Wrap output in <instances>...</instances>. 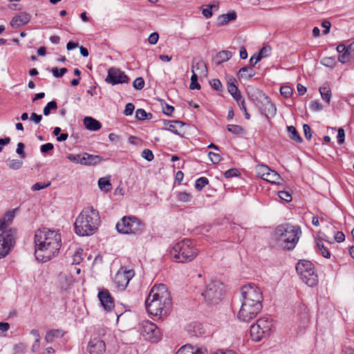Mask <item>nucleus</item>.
Listing matches in <instances>:
<instances>
[{
    "mask_svg": "<svg viewBox=\"0 0 354 354\" xmlns=\"http://www.w3.org/2000/svg\"><path fill=\"white\" fill-rule=\"evenodd\" d=\"M239 174H240V173H239V170L235 168L228 169L224 173V176L227 178H230L232 177H236V176H238Z\"/></svg>",
    "mask_w": 354,
    "mask_h": 354,
    "instance_id": "53",
    "label": "nucleus"
},
{
    "mask_svg": "<svg viewBox=\"0 0 354 354\" xmlns=\"http://www.w3.org/2000/svg\"><path fill=\"white\" fill-rule=\"evenodd\" d=\"M145 306L149 313L160 317H167L171 308L170 293L162 283L154 285L146 301Z\"/></svg>",
    "mask_w": 354,
    "mask_h": 354,
    "instance_id": "2",
    "label": "nucleus"
},
{
    "mask_svg": "<svg viewBox=\"0 0 354 354\" xmlns=\"http://www.w3.org/2000/svg\"><path fill=\"white\" fill-rule=\"evenodd\" d=\"M50 185V182H48L47 183H36L31 187V189L32 191H39L42 189L48 187Z\"/></svg>",
    "mask_w": 354,
    "mask_h": 354,
    "instance_id": "54",
    "label": "nucleus"
},
{
    "mask_svg": "<svg viewBox=\"0 0 354 354\" xmlns=\"http://www.w3.org/2000/svg\"><path fill=\"white\" fill-rule=\"evenodd\" d=\"M140 330L145 339L149 342H157L160 339V330L155 324L149 321L142 322Z\"/></svg>",
    "mask_w": 354,
    "mask_h": 354,
    "instance_id": "10",
    "label": "nucleus"
},
{
    "mask_svg": "<svg viewBox=\"0 0 354 354\" xmlns=\"http://www.w3.org/2000/svg\"><path fill=\"white\" fill-rule=\"evenodd\" d=\"M319 93L323 100H324L326 103L329 104L331 97V89L328 83L323 84L319 87Z\"/></svg>",
    "mask_w": 354,
    "mask_h": 354,
    "instance_id": "27",
    "label": "nucleus"
},
{
    "mask_svg": "<svg viewBox=\"0 0 354 354\" xmlns=\"http://www.w3.org/2000/svg\"><path fill=\"white\" fill-rule=\"evenodd\" d=\"M208 156L212 163L217 164L221 160V157L218 153H214V152H209Z\"/></svg>",
    "mask_w": 354,
    "mask_h": 354,
    "instance_id": "56",
    "label": "nucleus"
},
{
    "mask_svg": "<svg viewBox=\"0 0 354 354\" xmlns=\"http://www.w3.org/2000/svg\"><path fill=\"white\" fill-rule=\"evenodd\" d=\"M198 254V250L191 240H183L177 243L173 248V259L178 263L192 261Z\"/></svg>",
    "mask_w": 354,
    "mask_h": 354,
    "instance_id": "6",
    "label": "nucleus"
},
{
    "mask_svg": "<svg viewBox=\"0 0 354 354\" xmlns=\"http://www.w3.org/2000/svg\"><path fill=\"white\" fill-rule=\"evenodd\" d=\"M281 94L285 97H289L292 93V89L288 86H282L280 88Z\"/></svg>",
    "mask_w": 354,
    "mask_h": 354,
    "instance_id": "49",
    "label": "nucleus"
},
{
    "mask_svg": "<svg viewBox=\"0 0 354 354\" xmlns=\"http://www.w3.org/2000/svg\"><path fill=\"white\" fill-rule=\"evenodd\" d=\"M136 117L137 119L140 120H145L151 119L152 115L151 113H147L144 109H138L136 111Z\"/></svg>",
    "mask_w": 354,
    "mask_h": 354,
    "instance_id": "36",
    "label": "nucleus"
},
{
    "mask_svg": "<svg viewBox=\"0 0 354 354\" xmlns=\"http://www.w3.org/2000/svg\"><path fill=\"white\" fill-rule=\"evenodd\" d=\"M16 230H0V259L5 258L15 243Z\"/></svg>",
    "mask_w": 354,
    "mask_h": 354,
    "instance_id": "9",
    "label": "nucleus"
},
{
    "mask_svg": "<svg viewBox=\"0 0 354 354\" xmlns=\"http://www.w3.org/2000/svg\"><path fill=\"white\" fill-rule=\"evenodd\" d=\"M211 86L216 91L222 90V84L218 79H214L210 82Z\"/></svg>",
    "mask_w": 354,
    "mask_h": 354,
    "instance_id": "58",
    "label": "nucleus"
},
{
    "mask_svg": "<svg viewBox=\"0 0 354 354\" xmlns=\"http://www.w3.org/2000/svg\"><path fill=\"white\" fill-rule=\"evenodd\" d=\"M83 124L88 130L92 131H97L102 127V124L98 120L89 116L84 118Z\"/></svg>",
    "mask_w": 354,
    "mask_h": 354,
    "instance_id": "22",
    "label": "nucleus"
},
{
    "mask_svg": "<svg viewBox=\"0 0 354 354\" xmlns=\"http://www.w3.org/2000/svg\"><path fill=\"white\" fill-rule=\"evenodd\" d=\"M262 306H254L252 305L242 303L238 317L243 322H250L261 311Z\"/></svg>",
    "mask_w": 354,
    "mask_h": 354,
    "instance_id": "12",
    "label": "nucleus"
},
{
    "mask_svg": "<svg viewBox=\"0 0 354 354\" xmlns=\"http://www.w3.org/2000/svg\"><path fill=\"white\" fill-rule=\"evenodd\" d=\"M236 18V13L234 11L230 12L227 14L221 15L218 17V21L219 25L223 26L228 22L235 20Z\"/></svg>",
    "mask_w": 354,
    "mask_h": 354,
    "instance_id": "29",
    "label": "nucleus"
},
{
    "mask_svg": "<svg viewBox=\"0 0 354 354\" xmlns=\"http://www.w3.org/2000/svg\"><path fill=\"white\" fill-rule=\"evenodd\" d=\"M135 272L132 269L121 268L114 277V283L120 290H124L130 280L134 277Z\"/></svg>",
    "mask_w": 354,
    "mask_h": 354,
    "instance_id": "11",
    "label": "nucleus"
},
{
    "mask_svg": "<svg viewBox=\"0 0 354 354\" xmlns=\"http://www.w3.org/2000/svg\"><path fill=\"white\" fill-rule=\"evenodd\" d=\"M227 129L228 131L235 135L242 134L244 131L243 129L241 126L236 124H228L227 126Z\"/></svg>",
    "mask_w": 354,
    "mask_h": 354,
    "instance_id": "38",
    "label": "nucleus"
},
{
    "mask_svg": "<svg viewBox=\"0 0 354 354\" xmlns=\"http://www.w3.org/2000/svg\"><path fill=\"white\" fill-rule=\"evenodd\" d=\"M31 19V16L27 12H20L14 16L10 23L13 28H17L27 24Z\"/></svg>",
    "mask_w": 354,
    "mask_h": 354,
    "instance_id": "16",
    "label": "nucleus"
},
{
    "mask_svg": "<svg viewBox=\"0 0 354 354\" xmlns=\"http://www.w3.org/2000/svg\"><path fill=\"white\" fill-rule=\"evenodd\" d=\"M145 224L135 216H124L120 222L116 224V229L120 234H139L142 232Z\"/></svg>",
    "mask_w": 354,
    "mask_h": 354,
    "instance_id": "7",
    "label": "nucleus"
},
{
    "mask_svg": "<svg viewBox=\"0 0 354 354\" xmlns=\"http://www.w3.org/2000/svg\"><path fill=\"white\" fill-rule=\"evenodd\" d=\"M16 210L17 209L7 212L0 219V230L1 231L15 230V229L9 228V225L15 216Z\"/></svg>",
    "mask_w": 354,
    "mask_h": 354,
    "instance_id": "18",
    "label": "nucleus"
},
{
    "mask_svg": "<svg viewBox=\"0 0 354 354\" xmlns=\"http://www.w3.org/2000/svg\"><path fill=\"white\" fill-rule=\"evenodd\" d=\"M304 133L307 140H310L312 138V131L310 127L308 124H304L303 126Z\"/></svg>",
    "mask_w": 354,
    "mask_h": 354,
    "instance_id": "61",
    "label": "nucleus"
},
{
    "mask_svg": "<svg viewBox=\"0 0 354 354\" xmlns=\"http://www.w3.org/2000/svg\"><path fill=\"white\" fill-rule=\"evenodd\" d=\"M321 63L327 67H333L336 62L335 58L324 57L322 59Z\"/></svg>",
    "mask_w": 354,
    "mask_h": 354,
    "instance_id": "51",
    "label": "nucleus"
},
{
    "mask_svg": "<svg viewBox=\"0 0 354 354\" xmlns=\"http://www.w3.org/2000/svg\"><path fill=\"white\" fill-rule=\"evenodd\" d=\"M54 149V146L52 143H46L41 146L40 150L43 153H48V151L53 150Z\"/></svg>",
    "mask_w": 354,
    "mask_h": 354,
    "instance_id": "63",
    "label": "nucleus"
},
{
    "mask_svg": "<svg viewBox=\"0 0 354 354\" xmlns=\"http://www.w3.org/2000/svg\"><path fill=\"white\" fill-rule=\"evenodd\" d=\"M224 284L218 280H209L205 282L201 290V295L204 303L208 306L218 304L224 293Z\"/></svg>",
    "mask_w": 354,
    "mask_h": 354,
    "instance_id": "5",
    "label": "nucleus"
},
{
    "mask_svg": "<svg viewBox=\"0 0 354 354\" xmlns=\"http://www.w3.org/2000/svg\"><path fill=\"white\" fill-rule=\"evenodd\" d=\"M57 108V102L54 100L48 102L44 108V114L48 115L50 113V110H55Z\"/></svg>",
    "mask_w": 354,
    "mask_h": 354,
    "instance_id": "42",
    "label": "nucleus"
},
{
    "mask_svg": "<svg viewBox=\"0 0 354 354\" xmlns=\"http://www.w3.org/2000/svg\"><path fill=\"white\" fill-rule=\"evenodd\" d=\"M218 7L216 5H207V6H206L205 8H204V6H202L201 8V9L202 10V13H203V16L205 18L209 19L212 16V10L213 8L218 9Z\"/></svg>",
    "mask_w": 354,
    "mask_h": 354,
    "instance_id": "35",
    "label": "nucleus"
},
{
    "mask_svg": "<svg viewBox=\"0 0 354 354\" xmlns=\"http://www.w3.org/2000/svg\"><path fill=\"white\" fill-rule=\"evenodd\" d=\"M106 351L104 341L99 338L92 339L88 344V351L90 354H103Z\"/></svg>",
    "mask_w": 354,
    "mask_h": 354,
    "instance_id": "15",
    "label": "nucleus"
},
{
    "mask_svg": "<svg viewBox=\"0 0 354 354\" xmlns=\"http://www.w3.org/2000/svg\"><path fill=\"white\" fill-rule=\"evenodd\" d=\"M263 180L272 183V184H281L283 179L281 176L274 170H270L268 174L266 175Z\"/></svg>",
    "mask_w": 354,
    "mask_h": 354,
    "instance_id": "28",
    "label": "nucleus"
},
{
    "mask_svg": "<svg viewBox=\"0 0 354 354\" xmlns=\"http://www.w3.org/2000/svg\"><path fill=\"white\" fill-rule=\"evenodd\" d=\"M176 354H207V351L191 345H185Z\"/></svg>",
    "mask_w": 354,
    "mask_h": 354,
    "instance_id": "21",
    "label": "nucleus"
},
{
    "mask_svg": "<svg viewBox=\"0 0 354 354\" xmlns=\"http://www.w3.org/2000/svg\"><path fill=\"white\" fill-rule=\"evenodd\" d=\"M189 88L192 90H194V89L198 90L201 88V85L198 82V76L195 73V72H194V69H192V75L191 77V84L189 85Z\"/></svg>",
    "mask_w": 354,
    "mask_h": 354,
    "instance_id": "40",
    "label": "nucleus"
},
{
    "mask_svg": "<svg viewBox=\"0 0 354 354\" xmlns=\"http://www.w3.org/2000/svg\"><path fill=\"white\" fill-rule=\"evenodd\" d=\"M103 158L97 155H91L87 153L82 154V165L91 166L95 165L102 161Z\"/></svg>",
    "mask_w": 354,
    "mask_h": 354,
    "instance_id": "19",
    "label": "nucleus"
},
{
    "mask_svg": "<svg viewBox=\"0 0 354 354\" xmlns=\"http://www.w3.org/2000/svg\"><path fill=\"white\" fill-rule=\"evenodd\" d=\"M68 159L72 162L80 163L82 165V154L73 155L70 154L68 156Z\"/></svg>",
    "mask_w": 354,
    "mask_h": 354,
    "instance_id": "60",
    "label": "nucleus"
},
{
    "mask_svg": "<svg viewBox=\"0 0 354 354\" xmlns=\"http://www.w3.org/2000/svg\"><path fill=\"white\" fill-rule=\"evenodd\" d=\"M239 75L241 78L250 80L255 75V71L252 67L244 66L239 70Z\"/></svg>",
    "mask_w": 354,
    "mask_h": 354,
    "instance_id": "31",
    "label": "nucleus"
},
{
    "mask_svg": "<svg viewBox=\"0 0 354 354\" xmlns=\"http://www.w3.org/2000/svg\"><path fill=\"white\" fill-rule=\"evenodd\" d=\"M278 196L281 200H283L286 202H290L292 201V195L289 192L279 191Z\"/></svg>",
    "mask_w": 354,
    "mask_h": 354,
    "instance_id": "48",
    "label": "nucleus"
},
{
    "mask_svg": "<svg viewBox=\"0 0 354 354\" xmlns=\"http://www.w3.org/2000/svg\"><path fill=\"white\" fill-rule=\"evenodd\" d=\"M83 250L78 248L73 256V264H80L82 261Z\"/></svg>",
    "mask_w": 354,
    "mask_h": 354,
    "instance_id": "39",
    "label": "nucleus"
},
{
    "mask_svg": "<svg viewBox=\"0 0 354 354\" xmlns=\"http://www.w3.org/2000/svg\"><path fill=\"white\" fill-rule=\"evenodd\" d=\"M205 69V71H207V67H206V65L205 64V62H203V60L202 59H198L197 62H195V60L193 61V65L192 66V70L194 69V71H195V69L196 71H198V70H202V69Z\"/></svg>",
    "mask_w": 354,
    "mask_h": 354,
    "instance_id": "47",
    "label": "nucleus"
},
{
    "mask_svg": "<svg viewBox=\"0 0 354 354\" xmlns=\"http://www.w3.org/2000/svg\"><path fill=\"white\" fill-rule=\"evenodd\" d=\"M35 255L39 261L46 262L58 254L61 247V235L58 231L38 230L35 234Z\"/></svg>",
    "mask_w": 354,
    "mask_h": 354,
    "instance_id": "1",
    "label": "nucleus"
},
{
    "mask_svg": "<svg viewBox=\"0 0 354 354\" xmlns=\"http://www.w3.org/2000/svg\"><path fill=\"white\" fill-rule=\"evenodd\" d=\"M242 297L245 299L263 301V295L260 288L254 284L245 285L241 288Z\"/></svg>",
    "mask_w": 354,
    "mask_h": 354,
    "instance_id": "14",
    "label": "nucleus"
},
{
    "mask_svg": "<svg viewBox=\"0 0 354 354\" xmlns=\"http://www.w3.org/2000/svg\"><path fill=\"white\" fill-rule=\"evenodd\" d=\"M167 130L172 133L181 136L182 129L185 126V123L178 120L169 121L167 123Z\"/></svg>",
    "mask_w": 354,
    "mask_h": 354,
    "instance_id": "25",
    "label": "nucleus"
},
{
    "mask_svg": "<svg viewBox=\"0 0 354 354\" xmlns=\"http://www.w3.org/2000/svg\"><path fill=\"white\" fill-rule=\"evenodd\" d=\"M264 102L263 104L262 111L266 117L274 116L276 114L277 109L271 102L268 96H264Z\"/></svg>",
    "mask_w": 354,
    "mask_h": 354,
    "instance_id": "20",
    "label": "nucleus"
},
{
    "mask_svg": "<svg viewBox=\"0 0 354 354\" xmlns=\"http://www.w3.org/2000/svg\"><path fill=\"white\" fill-rule=\"evenodd\" d=\"M288 132L289 134V137L297 142H301L302 141L301 138L299 135L297 129L293 126H289L287 127Z\"/></svg>",
    "mask_w": 354,
    "mask_h": 354,
    "instance_id": "34",
    "label": "nucleus"
},
{
    "mask_svg": "<svg viewBox=\"0 0 354 354\" xmlns=\"http://www.w3.org/2000/svg\"><path fill=\"white\" fill-rule=\"evenodd\" d=\"M232 57V53L229 50H222L219 52L216 57L215 62L216 65H219L223 62L228 61Z\"/></svg>",
    "mask_w": 354,
    "mask_h": 354,
    "instance_id": "30",
    "label": "nucleus"
},
{
    "mask_svg": "<svg viewBox=\"0 0 354 354\" xmlns=\"http://www.w3.org/2000/svg\"><path fill=\"white\" fill-rule=\"evenodd\" d=\"M25 145L23 142H19L17 144V148L16 152L19 154L22 158H26V153L24 152Z\"/></svg>",
    "mask_w": 354,
    "mask_h": 354,
    "instance_id": "59",
    "label": "nucleus"
},
{
    "mask_svg": "<svg viewBox=\"0 0 354 354\" xmlns=\"http://www.w3.org/2000/svg\"><path fill=\"white\" fill-rule=\"evenodd\" d=\"M145 86V81L142 77H137L133 82L134 88L141 90Z\"/></svg>",
    "mask_w": 354,
    "mask_h": 354,
    "instance_id": "50",
    "label": "nucleus"
},
{
    "mask_svg": "<svg viewBox=\"0 0 354 354\" xmlns=\"http://www.w3.org/2000/svg\"><path fill=\"white\" fill-rule=\"evenodd\" d=\"M142 157L147 161H151L154 158L153 152L148 149H145L142 151Z\"/></svg>",
    "mask_w": 354,
    "mask_h": 354,
    "instance_id": "55",
    "label": "nucleus"
},
{
    "mask_svg": "<svg viewBox=\"0 0 354 354\" xmlns=\"http://www.w3.org/2000/svg\"><path fill=\"white\" fill-rule=\"evenodd\" d=\"M301 234V231L299 226L285 223L277 226L273 236L280 247L290 250L295 248Z\"/></svg>",
    "mask_w": 354,
    "mask_h": 354,
    "instance_id": "4",
    "label": "nucleus"
},
{
    "mask_svg": "<svg viewBox=\"0 0 354 354\" xmlns=\"http://www.w3.org/2000/svg\"><path fill=\"white\" fill-rule=\"evenodd\" d=\"M261 302H262V301H261V300H257V299L253 300V299H245V298H243V301H242V303L249 304V305H252L254 306H262Z\"/></svg>",
    "mask_w": 354,
    "mask_h": 354,
    "instance_id": "57",
    "label": "nucleus"
},
{
    "mask_svg": "<svg viewBox=\"0 0 354 354\" xmlns=\"http://www.w3.org/2000/svg\"><path fill=\"white\" fill-rule=\"evenodd\" d=\"M270 170L271 169L268 166H266L265 165H261L257 167V173H258L259 176H260L262 179L264 178L266 175L268 174V172L270 171Z\"/></svg>",
    "mask_w": 354,
    "mask_h": 354,
    "instance_id": "43",
    "label": "nucleus"
},
{
    "mask_svg": "<svg viewBox=\"0 0 354 354\" xmlns=\"http://www.w3.org/2000/svg\"><path fill=\"white\" fill-rule=\"evenodd\" d=\"M100 217L98 212L92 207L82 209L75 222V233L79 236H91L98 228Z\"/></svg>",
    "mask_w": 354,
    "mask_h": 354,
    "instance_id": "3",
    "label": "nucleus"
},
{
    "mask_svg": "<svg viewBox=\"0 0 354 354\" xmlns=\"http://www.w3.org/2000/svg\"><path fill=\"white\" fill-rule=\"evenodd\" d=\"M250 335L252 339L255 342L260 341L262 338L268 336L266 333H263V328L256 324H252L250 327Z\"/></svg>",
    "mask_w": 354,
    "mask_h": 354,
    "instance_id": "23",
    "label": "nucleus"
},
{
    "mask_svg": "<svg viewBox=\"0 0 354 354\" xmlns=\"http://www.w3.org/2000/svg\"><path fill=\"white\" fill-rule=\"evenodd\" d=\"M176 197L177 201H178L180 202H183V203L189 201L190 198H191L190 194L185 192H177L176 194Z\"/></svg>",
    "mask_w": 354,
    "mask_h": 354,
    "instance_id": "41",
    "label": "nucleus"
},
{
    "mask_svg": "<svg viewBox=\"0 0 354 354\" xmlns=\"http://www.w3.org/2000/svg\"><path fill=\"white\" fill-rule=\"evenodd\" d=\"M271 52V48L269 46L263 47L259 52L257 56L261 59L268 57Z\"/></svg>",
    "mask_w": 354,
    "mask_h": 354,
    "instance_id": "52",
    "label": "nucleus"
},
{
    "mask_svg": "<svg viewBox=\"0 0 354 354\" xmlns=\"http://www.w3.org/2000/svg\"><path fill=\"white\" fill-rule=\"evenodd\" d=\"M26 346L22 342L17 343L13 346V351L15 354H22L25 353Z\"/></svg>",
    "mask_w": 354,
    "mask_h": 354,
    "instance_id": "45",
    "label": "nucleus"
},
{
    "mask_svg": "<svg viewBox=\"0 0 354 354\" xmlns=\"http://www.w3.org/2000/svg\"><path fill=\"white\" fill-rule=\"evenodd\" d=\"M254 324L261 327L263 328V333H266L268 335H270L272 327L273 326L272 320L268 317L260 318Z\"/></svg>",
    "mask_w": 354,
    "mask_h": 354,
    "instance_id": "24",
    "label": "nucleus"
},
{
    "mask_svg": "<svg viewBox=\"0 0 354 354\" xmlns=\"http://www.w3.org/2000/svg\"><path fill=\"white\" fill-rule=\"evenodd\" d=\"M98 297L101 304L106 310L109 311L113 308L114 306L113 300L107 290L100 291L98 294Z\"/></svg>",
    "mask_w": 354,
    "mask_h": 354,
    "instance_id": "17",
    "label": "nucleus"
},
{
    "mask_svg": "<svg viewBox=\"0 0 354 354\" xmlns=\"http://www.w3.org/2000/svg\"><path fill=\"white\" fill-rule=\"evenodd\" d=\"M134 109L135 106L132 103H127L125 106L124 114L125 115H131L133 113Z\"/></svg>",
    "mask_w": 354,
    "mask_h": 354,
    "instance_id": "62",
    "label": "nucleus"
},
{
    "mask_svg": "<svg viewBox=\"0 0 354 354\" xmlns=\"http://www.w3.org/2000/svg\"><path fill=\"white\" fill-rule=\"evenodd\" d=\"M158 39H159L158 33L153 32L149 35V37L148 38V41L150 44L154 45L158 42Z\"/></svg>",
    "mask_w": 354,
    "mask_h": 354,
    "instance_id": "64",
    "label": "nucleus"
},
{
    "mask_svg": "<svg viewBox=\"0 0 354 354\" xmlns=\"http://www.w3.org/2000/svg\"><path fill=\"white\" fill-rule=\"evenodd\" d=\"M296 270L301 280L308 286L317 285L318 279L313 264L309 261H299L296 265Z\"/></svg>",
    "mask_w": 354,
    "mask_h": 354,
    "instance_id": "8",
    "label": "nucleus"
},
{
    "mask_svg": "<svg viewBox=\"0 0 354 354\" xmlns=\"http://www.w3.org/2000/svg\"><path fill=\"white\" fill-rule=\"evenodd\" d=\"M7 165L10 169H14V170H17V169H19L22 167L23 162L19 160H15V159L10 160L9 159L7 161Z\"/></svg>",
    "mask_w": 354,
    "mask_h": 354,
    "instance_id": "37",
    "label": "nucleus"
},
{
    "mask_svg": "<svg viewBox=\"0 0 354 354\" xmlns=\"http://www.w3.org/2000/svg\"><path fill=\"white\" fill-rule=\"evenodd\" d=\"M68 70L66 68H62L59 69L57 67L53 68L51 70V72L54 77H62L63 75H64L67 73Z\"/></svg>",
    "mask_w": 354,
    "mask_h": 354,
    "instance_id": "46",
    "label": "nucleus"
},
{
    "mask_svg": "<svg viewBox=\"0 0 354 354\" xmlns=\"http://www.w3.org/2000/svg\"><path fill=\"white\" fill-rule=\"evenodd\" d=\"M98 186L99 188L104 192H108L111 190L112 185L110 183V177L106 178H100L98 180Z\"/></svg>",
    "mask_w": 354,
    "mask_h": 354,
    "instance_id": "32",
    "label": "nucleus"
},
{
    "mask_svg": "<svg viewBox=\"0 0 354 354\" xmlns=\"http://www.w3.org/2000/svg\"><path fill=\"white\" fill-rule=\"evenodd\" d=\"M209 183L208 179L205 177H201L196 180L195 187L198 190H201Z\"/></svg>",
    "mask_w": 354,
    "mask_h": 354,
    "instance_id": "44",
    "label": "nucleus"
},
{
    "mask_svg": "<svg viewBox=\"0 0 354 354\" xmlns=\"http://www.w3.org/2000/svg\"><path fill=\"white\" fill-rule=\"evenodd\" d=\"M65 334V331L62 329H53L48 331L45 336V340L48 343H52L55 338L62 337Z\"/></svg>",
    "mask_w": 354,
    "mask_h": 354,
    "instance_id": "26",
    "label": "nucleus"
},
{
    "mask_svg": "<svg viewBox=\"0 0 354 354\" xmlns=\"http://www.w3.org/2000/svg\"><path fill=\"white\" fill-rule=\"evenodd\" d=\"M106 82L112 85L118 84H125L129 82V78L126 75L124 72L119 68H111L108 71V75Z\"/></svg>",
    "mask_w": 354,
    "mask_h": 354,
    "instance_id": "13",
    "label": "nucleus"
},
{
    "mask_svg": "<svg viewBox=\"0 0 354 354\" xmlns=\"http://www.w3.org/2000/svg\"><path fill=\"white\" fill-rule=\"evenodd\" d=\"M315 242L316 245L320 251L322 255L326 259H329L330 257V253L328 249L324 245L323 239H317Z\"/></svg>",
    "mask_w": 354,
    "mask_h": 354,
    "instance_id": "33",
    "label": "nucleus"
}]
</instances>
